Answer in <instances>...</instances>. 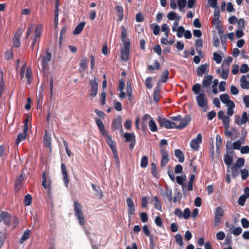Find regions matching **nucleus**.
I'll list each match as a JSON object with an SVG mask.
<instances>
[{"mask_svg":"<svg viewBox=\"0 0 249 249\" xmlns=\"http://www.w3.org/2000/svg\"><path fill=\"white\" fill-rule=\"evenodd\" d=\"M41 26L38 25L36 27L34 36H36V38H39L41 36Z\"/></svg>","mask_w":249,"mask_h":249,"instance_id":"nucleus-61","label":"nucleus"},{"mask_svg":"<svg viewBox=\"0 0 249 249\" xmlns=\"http://www.w3.org/2000/svg\"><path fill=\"white\" fill-rule=\"evenodd\" d=\"M151 28L153 30V32L154 35L157 36L159 34L160 31V27L159 25L153 23L151 25Z\"/></svg>","mask_w":249,"mask_h":249,"instance_id":"nucleus-46","label":"nucleus"},{"mask_svg":"<svg viewBox=\"0 0 249 249\" xmlns=\"http://www.w3.org/2000/svg\"><path fill=\"white\" fill-rule=\"evenodd\" d=\"M85 25V22H80L76 27L74 30L73 32L74 35H79L82 31Z\"/></svg>","mask_w":249,"mask_h":249,"instance_id":"nucleus-30","label":"nucleus"},{"mask_svg":"<svg viewBox=\"0 0 249 249\" xmlns=\"http://www.w3.org/2000/svg\"><path fill=\"white\" fill-rule=\"evenodd\" d=\"M126 202L127 206V213L129 219L131 218L132 215L135 213V208L133 200L130 198L127 197L126 199Z\"/></svg>","mask_w":249,"mask_h":249,"instance_id":"nucleus-9","label":"nucleus"},{"mask_svg":"<svg viewBox=\"0 0 249 249\" xmlns=\"http://www.w3.org/2000/svg\"><path fill=\"white\" fill-rule=\"evenodd\" d=\"M216 29L218 31L219 36H225L224 35V31L222 29V23L220 21H218V23H217Z\"/></svg>","mask_w":249,"mask_h":249,"instance_id":"nucleus-49","label":"nucleus"},{"mask_svg":"<svg viewBox=\"0 0 249 249\" xmlns=\"http://www.w3.org/2000/svg\"><path fill=\"white\" fill-rule=\"evenodd\" d=\"M178 5L180 11L185 7L186 5V0H177Z\"/></svg>","mask_w":249,"mask_h":249,"instance_id":"nucleus-53","label":"nucleus"},{"mask_svg":"<svg viewBox=\"0 0 249 249\" xmlns=\"http://www.w3.org/2000/svg\"><path fill=\"white\" fill-rule=\"evenodd\" d=\"M231 144L232 149L239 150L241 148V142L240 141L238 140L234 142L232 144L231 143Z\"/></svg>","mask_w":249,"mask_h":249,"instance_id":"nucleus-62","label":"nucleus"},{"mask_svg":"<svg viewBox=\"0 0 249 249\" xmlns=\"http://www.w3.org/2000/svg\"><path fill=\"white\" fill-rule=\"evenodd\" d=\"M175 155L178 159L179 162L182 163L184 161V156L183 152L180 149H176L175 151Z\"/></svg>","mask_w":249,"mask_h":249,"instance_id":"nucleus-27","label":"nucleus"},{"mask_svg":"<svg viewBox=\"0 0 249 249\" xmlns=\"http://www.w3.org/2000/svg\"><path fill=\"white\" fill-rule=\"evenodd\" d=\"M151 173L153 177L156 178H158L159 177L157 170V166L155 163H151Z\"/></svg>","mask_w":249,"mask_h":249,"instance_id":"nucleus-47","label":"nucleus"},{"mask_svg":"<svg viewBox=\"0 0 249 249\" xmlns=\"http://www.w3.org/2000/svg\"><path fill=\"white\" fill-rule=\"evenodd\" d=\"M115 10L118 17V21H121L124 18V9L123 7L121 5H117Z\"/></svg>","mask_w":249,"mask_h":249,"instance_id":"nucleus-24","label":"nucleus"},{"mask_svg":"<svg viewBox=\"0 0 249 249\" xmlns=\"http://www.w3.org/2000/svg\"><path fill=\"white\" fill-rule=\"evenodd\" d=\"M220 17V11L219 7H216L215 8L214 11V19L216 23H218V21H220L219 20Z\"/></svg>","mask_w":249,"mask_h":249,"instance_id":"nucleus-54","label":"nucleus"},{"mask_svg":"<svg viewBox=\"0 0 249 249\" xmlns=\"http://www.w3.org/2000/svg\"><path fill=\"white\" fill-rule=\"evenodd\" d=\"M221 102L224 104L228 103L230 101V97L227 94H222L220 96Z\"/></svg>","mask_w":249,"mask_h":249,"instance_id":"nucleus-51","label":"nucleus"},{"mask_svg":"<svg viewBox=\"0 0 249 249\" xmlns=\"http://www.w3.org/2000/svg\"><path fill=\"white\" fill-rule=\"evenodd\" d=\"M11 215L6 211H2L0 214V223L3 222L6 226H9L11 223Z\"/></svg>","mask_w":249,"mask_h":249,"instance_id":"nucleus-8","label":"nucleus"},{"mask_svg":"<svg viewBox=\"0 0 249 249\" xmlns=\"http://www.w3.org/2000/svg\"><path fill=\"white\" fill-rule=\"evenodd\" d=\"M161 196L164 198H167L169 202L172 201V191L171 188L167 187Z\"/></svg>","mask_w":249,"mask_h":249,"instance_id":"nucleus-18","label":"nucleus"},{"mask_svg":"<svg viewBox=\"0 0 249 249\" xmlns=\"http://www.w3.org/2000/svg\"><path fill=\"white\" fill-rule=\"evenodd\" d=\"M241 87L244 89H249V82L247 81L246 76L243 75L240 79Z\"/></svg>","mask_w":249,"mask_h":249,"instance_id":"nucleus-29","label":"nucleus"},{"mask_svg":"<svg viewBox=\"0 0 249 249\" xmlns=\"http://www.w3.org/2000/svg\"><path fill=\"white\" fill-rule=\"evenodd\" d=\"M24 173H21L19 176H18L15 182V187L17 189H19L22 185V182L24 179Z\"/></svg>","mask_w":249,"mask_h":249,"instance_id":"nucleus-22","label":"nucleus"},{"mask_svg":"<svg viewBox=\"0 0 249 249\" xmlns=\"http://www.w3.org/2000/svg\"><path fill=\"white\" fill-rule=\"evenodd\" d=\"M43 143L44 145L49 147L50 149L52 146V139L51 133H49L47 130H45V135L43 138Z\"/></svg>","mask_w":249,"mask_h":249,"instance_id":"nucleus-16","label":"nucleus"},{"mask_svg":"<svg viewBox=\"0 0 249 249\" xmlns=\"http://www.w3.org/2000/svg\"><path fill=\"white\" fill-rule=\"evenodd\" d=\"M126 89V95L128 97V100L129 101H131L133 100V98L132 96V89L130 82H127Z\"/></svg>","mask_w":249,"mask_h":249,"instance_id":"nucleus-28","label":"nucleus"},{"mask_svg":"<svg viewBox=\"0 0 249 249\" xmlns=\"http://www.w3.org/2000/svg\"><path fill=\"white\" fill-rule=\"evenodd\" d=\"M191 120V116L189 114L185 115L183 118V120L178 125H177L175 123L169 121L165 118H161L159 116L157 119V121L160 127H165L166 129L175 128L178 129H182L187 126Z\"/></svg>","mask_w":249,"mask_h":249,"instance_id":"nucleus-1","label":"nucleus"},{"mask_svg":"<svg viewBox=\"0 0 249 249\" xmlns=\"http://www.w3.org/2000/svg\"><path fill=\"white\" fill-rule=\"evenodd\" d=\"M42 185L45 189L50 190L51 188V181L49 180L48 181V184H47V173L46 171H44L42 173Z\"/></svg>","mask_w":249,"mask_h":249,"instance_id":"nucleus-19","label":"nucleus"},{"mask_svg":"<svg viewBox=\"0 0 249 249\" xmlns=\"http://www.w3.org/2000/svg\"><path fill=\"white\" fill-rule=\"evenodd\" d=\"M175 239L176 243L182 248H183V241L182 237L180 234H177L175 236Z\"/></svg>","mask_w":249,"mask_h":249,"instance_id":"nucleus-37","label":"nucleus"},{"mask_svg":"<svg viewBox=\"0 0 249 249\" xmlns=\"http://www.w3.org/2000/svg\"><path fill=\"white\" fill-rule=\"evenodd\" d=\"M195 175L193 174H191L189 180V181H188V184H187V189L189 191H191L193 190V181L195 179Z\"/></svg>","mask_w":249,"mask_h":249,"instance_id":"nucleus-40","label":"nucleus"},{"mask_svg":"<svg viewBox=\"0 0 249 249\" xmlns=\"http://www.w3.org/2000/svg\"><path fill=\"white\" fill-rule=\"evenodd\" d=\"M6 238L7 230L6 229H4L2 231H0V249L3 246Z\"/></svg>","mask_w":249,"mask_h":249,"instance_id":"nucleus-26","label":"nucleus"},{"mask_svg":"<svg viewBox=\"0 0 249 249\" xmlns=\"http://www.w3.org/2000/svg\"><path fill=\"white\" fill-rule=\"evenodd\" d=\"M241 177L242 179L246 180L249 176V173L247 169H244L240 170Z\"/></svg>","mask_w":249,"mask_h":249,"instance_id":"nucleus-56","label":"nucleus"},{"mask_svg":"<svg viewBox=\"0 0 249 249\" xmlns=\"http://www.w3.org/2000/svg\"><path fill=\"white\" fill-rule=\"evenodd\" d=\"M89 96L91 97H94L96 96L98 92V83L96 77H94L93 79L89 80Z\"/></svg>","mask_w":249,"mask_h":249,"instance_id":"nucleus-7","label":"nucleus"},{"mask_svg":"<svg viewBox=\"0 0 249 249\" xmlns=\"http://www.w3.org/2000/svg\"><path fill=\"white\" fill-rule=\"evenodd\" d=\"M213 76L211 75L205 76L202 81L203 87L206 88H209L213 82Z\"/></svg>","mask_w":249,"mask_h":249,"instance_id":"nucleus-21","label":"nucleus"},{"mask_svg":"<svg viewBox=\"0 0 249 249\" xmlns=\"http://www.w3.org/2000/svg\"><path fill=\"white\" fill-rule=\"evenodd\" d=\"M177 36L178 37H182L183 35V33H184L185 32V29L184 28L181 26H179L178 29L177 30Z\"/></svg>","mask_w":249,"mask_h":249,"instance_id":"nucleus-57","label":"nucleus"},{"mask_svg":"<svg viewBox=\"0 0 249 249\" xmlns=\"http://www.w3.org/2000/svg\"><path fill=\"white\" fill-rule=\"evenodd\" d=\"M196 100L198 106L201 107H203L207 105V99L204 93H200L197 95Z\"/></svg>","mask_w":249,"mask_h":249,"instance_id":"nucleus-14","label":"nucleus"},{"mask_svg":"<svg viewBox=\"0 0 249 249\" xmlns=\"http://www.w3.org/2000/svg\"><path fill=\"white\" fill-rule=\"evenodd\" d=\"M148 157L146 156H143L141 161V167L143 168H145L148 164Z\"/></svg>","mask_w":249,"mask_h":249,"instance_id":"nucleus-48","label":"nucleus"},{"mask_svg":"<svg viewBox=\"0 0 249 249\" xmlns=\"http://www.w3.org/2000/svg\"><path fill=\"white\" fill-rule=\"evenodd\" d=\"M124 137L125 139V142H130L129 148L130 149H133L136 142L135 134L134 133L126 132L124 134Z\"/></svg>","mask_w":249,"mask_h":249,"instance_id":"nucleus-6","label":"nucleus"},{"mask_svg":"<svg viewBox=\"0 0 249 249\" xmlns=\"http://www.w3.org/2000/svg\"><path fill=\"white\" fill-rule=\"evenodd\" d=\"M249 120V115L245 111L243 112L241 118L240 116H236L235 119V123L238 125H242L246 124Z\"/></svg>","mask_w":249,"mask_h":249,"instance_id":"nucleus-11","label":"nucleus"},{"mask_svg":"<svg viewBox=\"0 0 249 249\" xmlns=\"http://www.w3.org/2000/svg\"><path fill=\"white\" fill-rule=\"evenodd\" d=\"M169 74V71L167 70H165L163 71L162 73L161 76V79L160 81L163 83H165L167 81ZM160 81H159V82Z\"/></svg>","mask_w":249,"mask_h":249,"instance_id":"nucleus-38","label":"nucleus"},{"mask_svg":"<svg viewBox=\"0 0 249 249\" xmlns=\"http://www.w3.org/2000/svg\"><path fill=\"white\" fill-rule=\"evenodd\" d=\"M245 164V160L243 158H238L233 165L240 168Z\"/></svg>","mask_w":249,"mask_h":249,"instance_id":"nucleus-45","label":"nucleus"},{"mask_svg":"<svg viewBox=\"0 0 249 249\" xmlns=\"http://www.w3.org/2000/svg\"><path fill=\"white\" fill-rule=\"evenodd\" d=\"M149 126L152 132H156L158 130L157 124L153 118H151L149 122Z\"/></svg>","mask_w":249,"mask_h":249,"instance_id":"nucleus-34","label":"nucleus"},{"mask_svg":"<svg viewBox=\"0 0 249 249\" xmlns=\"http://www.w3.org/2000/svg\"><path fill=\"white\" fill-rule=\"evenodd\" d=\"M186 180V178L185 175H184L183 176H178L176 177V181L177 183L179 185H181L183 190L186 187L185 184L184 183V181H185Z\"/></svg>","mask_w":249,"mask_h":249,"instance_id":"nucleus-31","label":"nucleus"},{"mask_svg":"<svg viewBox=\"0 0 249 249\" xmlns=\"http://www.w3.org/2000/svg\"><path fill=\"white\" fill-rule=\"evenodd\" d=\"M106 140L111 150L116 149V143L112 140L111 136L108 137V138H107Z\"/></svg>","mask_w":249,"mask_h":249,"instance_id":"nucleus-36","label":"nucleus"},{"mask_svg":"<svg viewBox=\"0 0 249 249\" xmlns=\"http://www.w3.org/2000/svg\"><path fill=\"white\" fill-rule=\"evenodd\" d=\"M239 169V168L233 165H232V167L231 168V175L233 178H236L237 176H239L240 173Z\"/></svg>","mask_w":249,"mask_h":249,"instance_id":"nucleus-33","label":"nucleus"},{"mask_svg":"<svg viewBox=\"0 0 249 249\" xmlns=\"http://www.w3.org/2000/svg\"><path fill=\"white\" fill-rule=\"evenodd\" d=\"M202 142V135L200 133L198 134L195 139L191 140L190 146L194 150H198L199 147V144Z\"/></svg>","mask_w":249,"mask_h":249,"instance_id":"nucleus-10","label":"nucleus"},{"mask_svg":"<svg viewBox=\"0 0 249 249\" xmlns=\"http://www.w3.org/2000/svg\"><path fill=\"white\" fill-rule=\"evenodd\" d=\"M79 66L83 70H85L88 68V59L86 57H83L81 59L79 63Z\"/></svg>","mask_w":249,"mask_h":249,"instance_id":"nucleus-41","label":"nucleus"},{"mask_svg":"<svg viewBox=\"0 0 249 249\" xmlns=\"http://www.w3.org/2000/svg\"><path fill=\"white\" fill-rule=\"evenodd\" d=\"M95 123L96 125H97L100 131L101 132L102 135L106 137V139L108 138V137H110L107 131L105 130V126L100 119L96 118L95 119Z\"/></svg>","mask_w":249,"mask_h":249,"instance_id":"nucleus-13","label":"nucleus"},{"mask_svg":"<svg viewBox=\"0 0 249 249\" xmlns=\"http://www.w3.org/2000/svg\"><path fill=\"white\" fill-rule=\"evenodd\" d=\"M32 196L30 194L26 195L24 199V203L25 206H29L32 203Z\"/></svg>","mask_w":249,"mask_h":249,"instance_id":"nucleus-44","label":"nucleus"},{"mask_svg":"<svg viewBox=\"0 0 249 249\" xmlns=\"http://www.w3.org/2000/svg\"><path fill=\"white\" fill-rule=\"evenodd\" d=\"M227 153L224 157V161L228 167L231 166L233 162V155L234 151L231 144V142L228 141L226 145Z\"/></svg>","mask_w":249,"mask_h":249,"instance_id":"nucleus-4","label":"nucleus"},{"mask_svg":"<svg viewBox=\"0 0 249 249\" xmlns=\"http://www.w3.org/2000/svg\"><path fill=\"white\" fill-rule=\"evenodd\" d=\"M59 6V2H58V0H55V10H54V13H55L54 20H55V23L58 21V19Z\"/></svg>","mask_w":249,"mask_h":249,"instance_id":"nucleus-42","label":"nucleus"},{"mask_svg":"<svg viewBox=\"0 0 249 249\" xmlns=\"http://www.w3.org/2000/svg\"><path fill=\"white\" fill-rule=\"evenodd\" d=\"M191 215V211L190 209L188 208H185L183 211V213H182V217L185 219H188Z\"/></svg>","mask_w":249,"mask_h":249,"instance_id":"nucleus-59","label":"nucleus"},{"mask_svg":"<svg viewBox=\"0 0 249 249\" xmlns=\"http://www.w3.org/2000/svg\"><path fill=\"white\" fill-rule=\"evenodd\" d=\"M61 169L62 171V174L63 175V180L64 182V185L66 187H68L69 182L68 175L66 165L63 163L61 164Z\"/></svg>","mask_w":249,"mask_h":249,"instance_id":"nucleus-15","label":"nucleus"},{"mask_svg":"<svg viewBox=\"0 0 249 249\" xmlns=\"http://www.w3.org/2000/svg\"><path fill=\"white\" fill-rule=\"evenodd\" d=\"M223 124L224 128H227L230 126V118L228 116H225L222 119Z\"/></svg>","mask_w":249,"mask_h":249,"instance_id":"nucleus-58","label":"nucleus"},{"mask_svg":"<svg viewBox=\"0 0 249 249\" xmlns=\"http://www.w3.org/2000/svg\"><path fill=\"white\" fill-rule=\"evenodd\" d=\"M30 234V231L29 230H26L24 232L22 236H21V237L20 239L19 243L22 244L25 241H26L27 239H28L29 238Z\"/></svg>","mask_w":249,"mask_h":249,"instance_id":"nucleus-39","label":"nucleus"},{"mask_svg":"<svg viewBox=\"0 0 249 249\" xmlns=\"http://www.w3.org/2000/svg\"><path fill=\"white\" fill-rule=\"evenodd\" d=\"M224 212L223 209L220 207H217L215 210L214 216L222 217L224 215Z\"/></svg>","mask_w":249,"mask_h":249,"instance_id":"nucleus-43","label":"nucleus"},{"mask_svg":"<svg viewBox=\"0 0 249 249\" xmlns=\"http://www.w3.org/2000/svg\"><path fill=\"white\" fill-rule=\"evenodd\" d=\"M111 127L113 130H115L119 129L120 128H122L121 119L120 117H118L113 120Z\"/></svg>","mask_w":249,"mask_h":249,"instance_id":"nucleus-20","label":"nucleus"},{"mask_svg":"<svg viewBox=\"0 0 249 249\" xmlns=\"http://www.w3.org/2000/svg\"><path fill=\"white\" fill-rule=\"evenodd\" d=\"M213 59L217 64H220L222 61V56L217 53L213 54Z\"/></svg>","mask_w":249,"mask_h":249,"instance_id":"nucleus-55","label":"nucleus"},{"mask_svg":"<svg viewBox=\"0 0 249 249\" xmlns=\"http://www.w3.org/2000/svg\"><path fill=\"white\" fill-rule=\"evenodd\" d=\"M201 89L200 84L197 83L194 85L192 87V90L195 94H198Z\"/></svg>","mask_w":249,"mask_h":249,"instance_id":"nucleus-63","label":"nucleus"},{"mask_svg":"<svg viewBox=\"0 0 249 249\" xmlns=\"http://www.w3.org/2000/svg\"><path fill=\"white\" fill-rule=\"evenodd\" d=\"M52 58V53L50 52V49L47 48L46 50V54L44 55H41L38 58L41 60L42 69L43 71H45L48 69L49 62Z\"/></svg>","mask_w":249,"mask_h":249,"instance_id":"nucleus-5","label":"nucleus"},{"mask_svg":"<svg viewBox=\"0 0 249 249\" xmlns=\"http://www.w3.org/2000/svg\"><path fill=\"white\" fill-rule=\"evenodd\" d=\"M160 69V64L158 60L154 61V66L149 65L147 66V70L150 73H152L155 70H158Z\"/></svg>","mask_w":249,"mask_h":249,"instance_id":"nucleus-25","label":"nucleus"},{"mask_svg":"<svg viewBox=\"0 0 249 249\" xmlns=\"http://www.w3.org/2000/svg\"><path fill=\"white\" fill-rule=\"evenodd\" d=\"M241 222L243 228L247 229L249 227V221L247 218H242Z\"/></svg>","mask_w":249,"mask_h":249,"instance_id":"nucleus-64","label":"nucleus"},{"mask_svg":"<svg viewBox=\"0 0 249 249\" xmlns=\"http://www.w3.org/2000/svg\"><path fill=\"white\" fill-rule=\"evenodd\" d=\"M21 32L20 31H17L14 35L13 37V46L14 47L18 48L20 45V39L21 36Z\"/></svg>","mask_w":249,"mask_h":249,"instance_id":"nucleus-17","label":"nucleus"},{"mask_svg":"<svg viewBox=\"0 0 249 249\" xmlns=\"http://www.w3.org/2000/svg\"><path fill=\"white\" fill-rule=\"evenodd\" d=\"M27 135H28L27 133H26L23 131L22 133H19L17 136V138L16 140V143L17 144H18L22 141L25 140L26 139Z\"/></svg>","mask_w":249,"mask_h":249,"instance_id":"nucleus-32","label":"nucleus"},{"mask_svg":"<svg viewBox=\"0 0 249 249\" xmlns=\"http://www.w3.org/2000/svg\"><path fill=\"white\" fill-rule=\"evenodd\" d=\"M121 28V39L124 44V48L121 51V59L122 60L127 61L129 59L130 42L129 39L126 38L127 34L125 26L122 25Z\"/></svg>","mask_w":249,"mask_h":249,"instance_id":"nucleus-2","label":"nucleus"},{"mask_svg":"<svg viewBox=\"0 0 249 249\" xmlns=\"http://www.w3.org/2000/svg\"><path fill=\"white\" fill-rule=\"evenodd\" d=\"M91 186L93 190L96 192V196L100 199L102 198L104 196L100 187H98L97 188L95 185L93 183H91Z\"/></svg>","mask_w":249,"mask_h":249,"instance_id":"nucleus-35","label":"nucleus"},{"mask_svg":"<svg viewBox=\"0 0 249 249\" xmlns=\"http://www.w3.org/2000/svg\"><path fill=\"white\" fill-rule=\"evenodd\" d=\"M154 199L155 201V203L154 204V208L160 211L161 210V203L159 200L158 197L157 196H155L154 197Z\"/></svg>","mask_w":249,"mask_h":249,"instance_id":"nucleus-50","label":"nucleus"},{"mask_svg":"<svg viewBox=\"0 0 249 249\" xmlns=\"http://www.w3.org/2000/svg\"><path fill=\"white\" fill-rule=\"evenodd\" d=\"M209 68V65L207 64H205L203 65H200L199 67H198L196 72L198 76H202L204 73H205L208 68Z\"/></svg>","mask_w":249,"mask_h":249,"instance_id":"nucleus-23","label":"nucleus"},{"mask_svg":"<svg viewBox=\"0 0 249 249\" xmlns=\"http://www.w3.org/2000/svg\"><path fill=\"white\" fill-rule=\"evenodd\" d=\"M247 198L245 196L241 195L238 200V203L240 206H243Z\"/></svg>","mask_w":249,"mask_h":249,"instance_id":"nucleus-60","label":"nucleus"},{"mask_svg":"<svg viewBox=\"0 0 249 249\" xmlns=\"http://www.w3.org/2000/svg\"><path fill=\"white\" fill-rule=\"evenodd\" d=\"M73 208L74 215L78 220L79 224L81 226H84L86 221L82 211V206L78 201H74Z\"/></svg>","mask_w":249,"mask_h":249,"instance_id":"nucleus-3","label":"nucleus"},{"mask_svg":"<svg viewBox=\"0 0 249 249\" xmlns=\"http://www.w3.org/2000/svg\"><path fill=\"white\" fill-rule=\"evenodd\" d=\"M229 72V67H228L227 69H222V73L221 74V78L223 79L226 80L228 77Z\"/></svg>","mask_w":249,"mask_h":249,"instance_id":"nucleus-52","label":"nucleus"},{"mask_svg":"<svg viewBox=\"0 0 249 249\" xmlns=\"http://www.w3.org/2000/svg\"><path fill=\"white\" fill-rule=\"evenodd\" d=\"M160 152L161 154L160 166L163 168L169 161L168 153L164 148H161V149H160Z\"/></svg>","mask_w":249,"mask_h":249,"instance_id":"nucleus-12","label":"nucleus"}]
</instances>
